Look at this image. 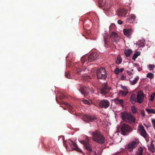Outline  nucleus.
Masks as SVG:
<instances>
[{
	"label": "nucleus",
	"mask_w": 155,
	"mask_h": 155,
	"mask_svg": "<svg viewBox=\"0 0 155 155\" xmlns=\"http://www.w3.org/2000/svg\"><path fill=\"white\" fill-rule=\"evenodd\" d=\"M144 94L142 91L138 92L137 96V102L138 103H141L144 100Z\"/></svg>",
	"instance_id": "9b49d317"
},
{
	"label": "nucleus",
	"mask_w": 155,
	"mask_h": 155,
	"mask_svg": "<svg viewBox=\"0 0 155 155\" xmlns=\"http://www.w3.org/2000/svg\"><path fill=\"white\" fill-rule=\"evenodd\" d=\"M122 1L124 2L125 3L129 4L130 3L131 0H122Z\"/></svg>",
	"instance_id": "79ce46f5"
},
{
	"label": "nucleus",
	"mask_w": 155,
	"mask_h": 155,
	"mask_svg": "<svg viewBox=\"0 0 155 155\" xmlns=\"http://www.w3.org/2000/svg\"><path fill=\"white\" fill-rule=\"evenodd\" d=\"M81 60L82 64H83L85 62V59L84 58H82L81 59Z\"/></svg>",
	"instance_id": "a18cd8bd"
},
{
	"label": "nucleus",
	"mask_w": 155,
	"mask_h": 155,
	"mask_svg": "<svg viewBox=\"0 0 155 155\" xmlns=\"http://www.w3.org/2000/svg\"><path fill=\"white\" fill-rule=\"evenodd\" d=\"M66 96L64 95L63 94H62L60 96V98L61 99H63Z\"/></svg>",
	"instance_id": "49530a36"
},
{
	"label": "nucleus",
	"mask_w": 155,
	"mask_h": 155,
	"mask_svg": "<svg viewBox=\"0 0 155 155\" xmlns=\"http://www.w3.org/2000/svg\"><path fill=\"white\" fill-rule=\"evenodd\" d=\"M121 117L122 120L130 124L134 123L136 120L135 118L130 113H122Z\"/></svg>",
	"instance_id": "f03ea898"
},
{
	"label": "nucleus",
	"mask_w": 155,
	"mask_h": 155,
	"mask_svg": "<svg viewBox=\"0 0 155 155\" xmlns=\"http://www.w3.org/2000/svg\"><path fill=\"white\" fill-rule=\"evenodd\" d=\"M110 38L112 42L117 43L119 41L120 38L114 32H112L110 36Z\"/></svg>",
	"instance_id": "f8f14e48"
},
{
	"label": "nucleus",
	"mask_w": 155,
	"mask_h": 155,
	"mask_svg": "<svg viewBox=\"0 0 155 155\" xmlns=\"http://www.w3.org/2000/svg\"><path fill=\"white\" fill-rule=\"evenodd\" d=\"M80 87V88L79 89V90L80 91L81 93L83 94L84 95V96L88 95V93L86 92V87L83 86L81 84L79 85Z\"/></svg>",
	"instance_id": "f3484780"
},
{
	"label": "nucleus",
	"mask_w": 155,
	"mask_h": 155,
	"mask_svg": "<svg viewBox=\"0 0 155 155\" xmlns=\"http://www.w3.org/2000/svg\"><path fill=\"white\" fill-rule=\"evenodd\" d=\"M138 71H142V68H139L138 69Z\"/></svg>",
	"instance_id": "603ef678"
},
{
	"label": "nucleus",
	"mask_w": 155,
	"mask_h": 155,
	"mask_svg": "<svg viewBox=\"0 0 155 155\" xmlns=\"http://www.w3.org/2000/svg\"><path fill=\"white\" fill-rule=\"evenodd\" d=\"M122 61V58L120 55H118L117 56V59L116 60V63L117 64H120Z\"/></svg>",
	"instance_id": "a878e982"
},
{
	"label": "nucleus",
	"mask_w": 155,
	"mask_h": 155,
	"mask_svg": "<svg viewBox=\"0 0 155 155\" xmlns=\"http://www.w3.org/2000/svg\"><path fill=\"white\" fill-rule=\"evenodd\" d=\"M105 4V0H98V5L100 7H103Z\"/></svg>",
	"instance_id": "4be33fe9"
},
{
	"label": "nucleus",
	"mask_w": 155,
	"mask_h": 155,
	"mask_svg": "<svg viewBox=\"0 0 155 155\" xmlns=\"http://www.w3.org/2000/svg\"><path fill=\"white\" fill-rule=\"evenodd\" d=\"M146 111L150 114H155V110L153 109H149L148 108H146Z\"/></svg>",
	"instance_id": "cd10ccee"
},
{
	"label": "nucleus",
	"mask_w": 155,
	"mask_h": 155,
	"mask_svg": "<svg viewBox=\"0 0 155 155\" xmlns=\"http://www.w3.org/2000/svg\"><path fill=\"white\" fill-rule=\"evenodd\" d=\"M64 104L68 108V111L71 113V112L72 111V107L68 103L63 102Z\"/></svg>",
	"instance_id": "b1692460"
},
{
	"label": "nucleus",
	"mask_w": 155,
	"mask_h": 155,
	"mask_svg": "<svg viewBox=\"0 0 155 155\" xmlns=\"http://www.w3.org/2000/svg\"><path fill=\"white\" fill-rule=\"evenodd\" d=\"M114 73L116 74H117L119 72V69L118 68H117L114 69Z\"/></svg>",
	"instance_id": "e433bc0d"
},
{
	"label": "nucleus",
	"mask_w": 155,
	"mask_h": 155,
	"mask_svg": "<svg viewBox=\"0 0 155 155\" xmlns=\"http://www.w3.org/2000/svg\"><path fill=\"white\" fill-rule=\"evenodd\" d=\"M136 16L132 14L130 15L129 17L126 20L127 22H129L130 23H133L135 22V20L136 19Z\"/></svg>",
	"instance_id": "2eb2a0df"
},
{
	"label": "nucleus",
	"mask_w": 155,
	"mask_h": 155,
	"mask_svg": "<svg viewBox=\"0 0 155 155\" xmlns=\"http://www.w3.org/2000/svg\"><path fill=\"white\" fill-rule=\"evenodd\" d=\"M141 114L142 117H144L145 116V113L144 110L141 111Z\"/></svg>",
	"instance_id": "c03bdc74"
},
{
	"label": "nucleus",
	"mask_w": 155,
	"mask_h": 155,
	"mask_svg": "<svg viewBox=\"0 0 155 155\" xmlns=\"http://www.w3.org/2000/svg\"><path fill=\"white\" fill-rule=\"evenodd\" d=\"M155 96V93H153L150 96V101H153L154 100V97Z\"/></svg>",
	"instance_id": "c9c22d12"
},
{
	"label": "nucleus",
	"mask_w": 155,
	"mask_h": 155,
	"mask_svg": "<svg viewBox=\"0 0 155 155\" xmlns=\"http://www.w3.org/2000/svg\"><path fill=\"white\" fill-rule=\"evenodd\" d=\"M126 77L124 74H122L120 77V79L122 80H126Z\"/></svg>",
	"instance_id": "ea45409f"
},
{
	"label": "nucleus",
	"mask_w": 155,
	"mask_h": 155,
	"mask_svg": "<svg viewBox=\"0 0 155 155\" xmlns=\"http://www.w3.org/2000/svg\"><path fill=\"white\" fill-rule=\"evenodd\" d=\"M77 73L80 75H82L83 74V73H82V72H83L82 69H78L77 70Z\"/></svg>",
	"instance_id": "473e14b6"
},
{
	"label": "nucleus",
	"mask_w": 155,
	"mask_h": 155,
	"mask_svg": "<svg viewBox=\"0 0 155 155\" xmlns=\"http://www.w3.org/2000/svg\"><path fill=\"white\" fill-rule=\"evenodd\" d=\"M137 130L141 136L145 138L147 137L148 134L143 126L141 124H139L137 128Z\"/></svg>",
	"instance_id": "6e6552de"
},
{
	"label": "nucleus",
	"mask_w": 155,
	"mask_h": 155,
	"mask_svg": "<svg viewBox=\"0 0 155 155\" xmlns=\"http://www.w3.org/2000/svg\"><path fill=\"white\" fill-rule=\"evenodd\" d=\"M132 53V51L130 49H126L124 51L125 55L127 57H129Z\"/></svg>",
	"instance_id": "5701e85b"
},
{
	"label": "nucleus",
	"mask_w": 155,
	"mask_h": 155,
	"mask_svg": "<svg viewBox=\"0 0 155 155\" xmlns=\"http://www.w3.org/2000/svg\"><path fill=\"white\" fill-rule=\"evenodd\" d=\"M98 56V54L96 52L91 54L88 57V61L92 62L96 60Z\"/></svg>",
	"instance_id": "4468645a"
},
{
	"label": "nucleus",
	"mask_w": 155,
	"mask_h": 155,
	"mask_svg": "<svg viewBox=\"0 0 155 155\" xmlns=\"http://www.w3.org/2000/svg\"><path fill=\"white\" fill-rule=\"evenodd\" d=\"M133 30L132 28H125L123 30L124 34L127 37H129L132 33Z\"/></svg>",
	"instance_id": "dca6fc26"
},
{
	"label": "nucleus",
	"mask_w": 155,
	"mask_h": 155,
	"mask_svg": "<svg viewBox=\"0 0 155 155\" xmlns=\"http://www.w3.org/2000/svg\"><path fill=\"white\" fill-rule=\"evenodd\" d=\"M83 119L87 123H89L94 121L97 122V118L96 115L85 114L83 116Z\"/></svg>",
	"instance_id": "39448f33"
},
{
	"label": "nucleus",
	"mask_w": 155,
	"mask_h": 155,
	"mask_svg": "<svg viewBox=\"0 0 155 155\" xmlns=\"http://www.w3.org/2000/svg\"><path fill=\"white\" fill-rule=\"evenodd\" d=\"M110 104L109 101L106 99L101 100L99 103V107L101 108L107 109L109 107Z\"/></svg>",
	"instance_id": "423d86ee"
},
{
	"label": "nucleus",
	"mask_w": 155,
	"mask_h": 155,
	"mask_svg": "<svg viewBox=\"0 0 155 155\" xmlns=\"http://www.w3.org/2000/svg\"><path fill=\"white\" fill-rule=\"evenodd\" d=\"M92 135V138L93 141L100 144L103 143L105 141V137L101 134L100 131L96 130L91 133Z\"/></svg>",
	"instance_id": "f257e3e1"
},
{
	"label": "nucleus",
	"mask_w": 155,
	"mask_h": 155,
	"mask_svg": "<svg viewBox=\"0 0 155 155\" xmlns=\"http://www.w3.org/2000/svg\"><path fill=\"white\" fill-rule=\"evenodd\" d=\"M127 74L129 75H130L131 74H132V72L130 71H127Z\"/></svg>",
	"instance_id": "8fccbe9b"
},
{
	"label": "nucleus",
	"mask_w": 155,
	"mask_h": 155,
	"mask_svg": "<svg viewBox=\"0 0 155 155\" xmlns=\"http://www.w3.org/2000/svg\"><path fill=\"white\" fill-rule=\"evenodd\" d=\"M153 142L152 141L151 142L150 147L149 148L152 149V151L153 152L154 151H153V150H155V147L154 144H153Z\"/></svg>",
	"instance_id": "2f4dec72"
},
{
	"label": "nucleus",
	"mask_w": 155,
	"mask_h": 155,
	"mask_svg": "<svg viewBox=\"0 0 155 155\" xmlns=\"http://www.w3.org/2000/svg\"><path fill=\"white\" fill-rule=\"evenodd\" d=\"M121 88L124 90V91H128V89L126 86H123L121 85Z\"/></svg>",
	"instance_id": "37998d69"
},
{
	"label": "nucleus",
	"mask_w": 155,
	"mask_h": 155,
	"mask_svg": "<svg viewBox=\"0 0 155 155\" xmlns=\"http://www.w3.org/2000/svg\"><path fill=\"white\" fill-rule=\"evenodd\" d=\"M68 143L71 146L73 150H75L77 152H80L81 153H83L84 155V153H83V152L81 150V149L79 148L78 147L76 144L73 142L72 140H69L68 142Z\"/></svg>",
	"instance_id": "0eeeda50"
},
{
	"label": "nucleus",
	"mask_w": 155,
	"mask_h": 155,
	"mask_svg": "<svg viewBox=\"0 0 155 155\" xmlns=\"http://www.w3.org/2000/svg\"><path fill=\"white\" fill-rule=\"evenodd\" d=\"M65 76L68 78H71V76L69 74V73L68 71L65 72Z\"/></svg>",
	"instance_id": "f704fd0d"
},
{
	"label": "nucleus",
	"mask_w": 155,
	"mask_h": 155,
	"mask_svg": "<svg viewBox=\"0 0 155 155\" xmlns=\"http://www.w3.org/2000/svg\"><path fill=\"white\" fill-rule=\"evenodd\" d=\"M152 121L153 124V127L155 130V120H152Z\"/></svg>",
	"instance_id": "de8ad7c7"
},
{
	"label": "nucleus",
	"mask_w": 155,
	"mask_h": 155,
	"mask_svg": "<svg viewBox=\"0 0 155 155\" xmlns=\"http://www.w3.org/2000/svg\"><path fill=\"white\" fill-rule=\"evenodd\" d=\"M147 77L150 79H152L154 77L153 74L151 73H149L147 75Z\"/></svg>",
	"instance_id": "7c9ffc66"
},
{
	"label": "nucleus",
	"mask_w": 155,
	"mask_h": 155,
	"mask_svg": "<svg viewBox=\"0 0 155 155\" xmlns=\"http://www.w3.org/2000/svg\"><path fill=\"white\" fill-rule=\"evenodd\" d=\"M140 55V52H137L136 53H135L133 55V56L132 57V59L134 60H135L136 58L138 56Z\"/></svg>",
	"instance_id": "bb28decb"
},
{
	"label": "nucleus",
	"mask_w": 155,
	"mask_h": 155,
	"mask_svg": "<svg viewBox=\"0 0 155 155\" xmlns=\"http://www.w3.org/2000/svg\"><path fill=\"white\" fill-rule=\"evenodd\" d=\"M143 149L142 147H140L138 148L136 155H143Z\"/></svg>",
	"instance_id": "412c9836"
},
{
	"label": "nucleus",
	"mask_w": 155,
	"mask_h": 155,
	"mask_svg": "<svg viewBox=\"0 0 155 155\" xmlns=\"http://www.w3.org/2000/svg\"><path fill=\"white\" fill-rule=\"evenodd\" d=\"M121 134L124 135H127L129 133L131 132L132 129L128 124H123L122 125L120 128Z\"/></svg>",
	"instance_id": "7ed1b4c3"
},
{
	"label": "nucleus",
	"mask_w": 155,
	"mask_h": 155,
	"mask_svg": "<svg viewBox=\"0 0 155 155\" xmlns=\"http://www.w3.org/2000/svg\"><path fill=\"white\" fill-rule=\"evenodd\" d=\"M124 70V69L123 68H121L120 69H119V72H122Z\"/></svg>",
	"instance_id": "3c124183"
},
{
	"label": "nucleus",
	"mask_w": 155,
	"mask_h": 155,
	"mask_svg": "<svg viewBox=\"0 0 155 155\" xmlns=\"http://www.w3.org/2000/svg\"><path fill=\"white\" fill-rule=\"evenodd\" d=\"M80 142L83 144L85 147V149L88 151V152L90 153L92 151L91 147L90 146L88 141H81Z\"/></svg>",
	"instance_id": "ddd939ff"
},
{
	"label": "nucleus",
	"mask_w": 155,
	"mask_h": 155,
	"mask_svg": "<svg viewBox=\"0 0 155 155\" xmlns=\"http://www.w3.org/2000/svg\"><path fill=\"white\" fill-rule=\"evenodd\" d=\"M130 102L133 104H134L136 102H137V99H136V95L134 94H131L130 98Z\"/></svg>",
	"instance_id": "aec40b11"
},
{
	"label": "nucleus",
	"mask_w": 155,
	"mask_h": 155,
	"mask_svg": "<svg viewBox=\"0 0 155 155\" xmlns=\"http://www.w3.org/2000/svg\"><path fill=\"white\" fill-rule=\"evenodd\" d=\"M127 11L125 9H120L118 12V15L121 17H124L127 15Z\"/></svg>",
	"instance_id": "6ab92c4d"
},
{
	"label": "nucleus",
	"mask_w": 155,
	"mask_h": 155,
	"mask_svg": "<svg viewBox=\"0 0 155 155\" xmlns=\"http://www.w3.org/2000/svg\"><path fill=\"white\" fill-rule=\"evenodd\" d=\"M115 103L117 104L120 105L121 106H123L124 101L122 99H119L118 98H116L113 100Z\"/></svg>",
	"instance_id": "a211bd4d"
},
{
	"label": "nucleus",
	"mask_w": 155,
	"mask_h": 155,
	"mask_svg": "<svg viewBox=\"0 0 155 155\" xmlns=\"http://www.w3.org/2000/svg\"><path fill=\"white\" fill-rule=\"evenodd\" d=\"M154 67V65L150 64L149 66V68L150 70H152Z\"/></svg>",
	"instance_id": "58836bf2"
},
{
	"label": "nucleus",
	"mask_w": 155,
	"mask_h": 155,
	"mask_svg": "<svg viewBox=\"0 0 155 155\" xmlns=\"http://www.w3.org/2000/svg\"><path fill=\"white\" fill-rule=\"evenodd\" d=\"M108 37H104V42L105 44H107L108 43V41L107 40L108 39Z\"/></svg>",
	"instance_id": "72a5a7b5"
},
{
	"label": "nucleus",
	"mask_w": 155,
	"mask_h": 155,
	"mask_svg": "<svg viewBox=\"0 0 155 155\" xmlns=\"http://www.w3.org/2000/svg\"><path fill=\"white\" fill-rule=\"evenodd\" d=\"M83 103L85 104L90 105V102L87 100H84L83 101Z\"/></svg>",
	"instance_id": "4c0bfd02"
},
{
	"label": "nucleus",
	"mask_w": 155,
	"mask_h": 155,
	"mask_svg": "<svg viewBox=\"0 0 155 155\" xmlns=\"http://www.w3.org/2000/svg\"><path fill=\"white\" fill-rule=\"evenodd\" d=\"M111 89V88L108 86L107 83H104L103 84L101 89V93L105 94L108 93Z\"/></svg>",
	"instance_id": "9d476101"
},
{
	"label": "nucleus",
	"mask_w": 155,
	"mask_h": 155,
	"mask_svg": "<svg viewBox=\"0 0 155 155\" xmlns=\"http://www.w3.org/2000/svg\"><path fill=\"white\" fill-rule=\"evenodd\" d=\"M115 25L114 24H112L110 26V28L112 29L115 27Z\"/></svg>",
	"instance_id": "a19ab883"
},
{
	"label": "nucleus",
	"mask_w": 155,
	"mask_h": 155,
	"mask_svg": "<svg viewBox=\"0 0 155 155\" xmlns=\"http://www.w3.org/2000/svg\"><path fill=\"white\" fill-rule=\"evenodd\" d=\"M128 92V91H120V93L123 96H126Z\"/></svg>",
	"instance_id": "c85d7f7f"
},
{
	"label": "nucleus",
	"mask_w": 155,
	"mask_h": 155,
	"mask_svg": "<svg viewBox=\"0 0 155 155\" xmlns=\"http://www.w3.org/2000/svg\"><path fill=\"white\" fill-rule=\"evenodd\" d=\"M139 79V77L138 76L136 77L133 81L130 80V82L131 84L132 85L135 84L137 82L138 80Z\"/></svg>",
	"instance_id": "393cba45"
},
{
	"label": "nucleus",
	"mask_w": 155,
	"mask_h": 155,
	"mask_svg": "<svg viewBox=\"0 0 155 155\" xmlns=\"http://www.w3.org/2000/svg\"><path fill=\"white\" fill-rule=\"evenodd\" d=\"M139 141L138 140L136 141H133L130 143L127 147V149L130 152H132L133 150L135 148L139 143Z\"/></svg>",
	"instance_id": "1a4fd4ad"
},
{
	"label": "nucleus",
	"mask_w": 155,
	"mask_h": 155,
	"mask_svg": "<svg viewBox=\"0 0 155 155\" xmlns=\"http://www.w3.org/2000/svg\"><path fill=\"white\" fill-rule=\"evenodd\" d=\"M117 23L120 25H121L123 24V21L120 20H118L117 21Z\"/></svg>",
	"instance_id": "09e8293b"
},
{
	"label": "nucleus",
	"mask_w": 155,
	"mask_h": 155,
	"mask_svg": "<svg viewBox=\"0 0 155 155\" xmlns=\"http://www.w3.org/2000/svg\"><path fill=\"white\" fill-rule=\"evenodd\" d=\"M97 75L98 79L105 80L107 75L105 68H102L98 69L97 71Z\"/></svg>",
	"instance_id": "20e7f679"
},
{
	"label": "nucleus",
	"mask_w": 155,
	"mask_h": 155,
	"mask_svg": "<svg viewBox=\"0 0 155 155\" xmlns=\"http://www.w3.org/2000/svg\"><path fill=\"white\" fill-rule=\"evenodd\" d=\"M64 110H66V109H65L64 108Z\"/></svg>",
	"instance_id": "864d4df0"
},
{
	"label": "nucleus",
	"mask_w": 155,
	"mask_h": 155,
	"mask_svg": "<svg viewBox=\"0 0 155 155\" xmlns=\"http://www.w3.org/2000/svg\"><path fill=\"white\" fill-rule=\"evenodd\" d=\"M132 113L134 114H136L137 113V108L134 106H132L131 107Z\"/></svg>",
	"instance_id": "c756f323"
}]
</instances>
